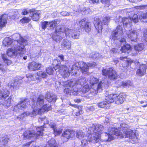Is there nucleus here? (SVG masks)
Wrapping results in <instances>:
<instances>
[{"label":"nucleus","mask_w":147,"mask_h":147,"mask_svg":"<svg viewBox=\"0 0 147 147\" xmlns=\"http://www.w3.org/2000/svg\"><path fill=\"white\" fill-rule=\"evenodd\" d=\"M44 97L43 96L40 95L38 97L35 96L32 98L33 102L32 108L33 110L31 113L26 112L16 117L17 119L20 120L23 119L27 116L30 115L31 117H34L37 114H40L45 111H48L51 109V106L47 107V105H44L42 107L41 106L44 102Z\"/></svg>","instance_id":"1"},{"label":"nucleus","mask_w":147,"mask_h":147,"mask_svg":"<svg viewBox=\"0 0 147 147\" xmlns=\"http://www.w3.org/2000/svg\"><path fill=\"white\" fill-rule=\"evenodd\" d=\"M127 131L124 133L125 135H123L122 132L118 130L117 128L113 126L109 127L108 129V133L104 134L105 136L107 137L105 139V141H110L114 139V137L111 135H115L118 136L120 138H129L131 139L130 142L131 143H135L138 140V138L136 131L131 129H127Z\"/></svg>","instance_id":"2"},{"label":"nucleus","mask_w":147,"mask_h":147,"mask_svg":"<svg viewBox=\"0 0 147 147\" xmlns=\"http://www.w3.org/2000/svg\"><path fill=\"white\" fill-rule=\"evenodd\" d=\"M66 37L72 38L74 39H78L79 38V33L73 29L68 28H65L63 26H59L56 29L53 36V39L56 41H59L65 36Z\"/></svg>","instance_id":"3"},{"label":"nucleus","mask_w":147,"mask_h":147,"mask_svg":"<svg viewBox=\"0 0 147 147\" xmlns=\"http://www.w3.org/2000/svg\"><path fill=\"white\" fill-rule=\"evenodd\" d=\"M48 126L53 128L54 130V132L55 136L59 134L62 132V129H57L56 128V125L53 121L47 122L44 123L43 126H41L36 128L37 132L36 133L34 130H27L24 133V138L27 139L31 138H36L38 136L42 135V131L44 130L43 128L46 127Z\"/></svg>","instance_id":"4"},{"label":"nucleus","mask_w":147,"mask_h":147,"mask_svg":"<svg viewBox=\"0 0 147 147\" xmlns=\"http://www.w3.org/2000/svg\"><path fill=\"white\" fill-rule=\"evenodd\" d=\"M25 52V47L14 45L13 47L11 49H9L7 51V53L8 56L12 57L13 56H16L18 55L21 56L22 54Z\"/></svg>","instance_id":"5"},{"label":"nucleus","mask_w":147,"mask_h":147,"mask_svg":"<svg viewBox=\"0 0 147 147\" xmlns=\"http://www.w3.org/2000/svg\"><path fill=\"white\" fill-rule=\"evenodd\" d=\"M107 100L111 103L115 102L117 105L122 103L125 100V96L123 93L117 96L116 94H111L108 95Z\"/></svg>","instance_id":"6"},{"label":"nucleus","mask_w":147,"mask_h":147,"mask_svg":"<svg viewBox=\"0 0 147 147\" xmlns=\"http://www.w3.org/2000/svg\"><path fill=\"white\" fill-rule=\"evenodd\" d=\"M110 17L109 16H106L103 18L102 21L98 18L94 19V24L97 32L98 33L101 32L102 29V26L103 25L107 24L110 20Z\"/></svg>","instance_id":"7"},{"label":"nucleus","mask_w":147,"mask_h":147,"mask_svg":"<svg viewBox=\"0 0 147 147\" xmlns=\"http://www.w3.org/2000/svg\"><path fill=\"white\" fill-rule=\"evenodd\" d=\"M104 128L102 125L98 124H95V125L92 124V125L89 127L88 128V133H90L92 131L95 135H97V137H96L97 141L98 140L99 136L100 137V135L102 133V131H103Z\"/></svg>","instance_id":"8"},{"label":"nucleus","mask_w":147,"mask_h":147,"mask_svg":"<svg viewBox=\"0 0 147 147\" xmlns=\"http://www.w3.org/2000/svg\"><path fill=\"white\" fill-rule=\"evenodd\" d=\"M132 20L136 23L138 22V16L137 14H134L131 18H120L119 19V21H121L122 23H123L124 27L125 28H129L131 27Z\"/></svg>","instance_id":"9"},{"label":"nucleus","mask_w":147,"mask_h":147,"mask_svg":"<svg viewBox=\"0 0 147 147\" xmlns=\"http://www.w3.org/2000/svg\"><path fill=\"white\" fill-rule=\"evenodd\" d=\"M102 73L104 76H108L109 79L111 80L116 79L117 77V72L112 68L103 69Z\"/></svg>","instance_id":"10"},{"label":"nucleus","mask_w":147,"mask_h":147,"mask_svg":"<svg viewBox=\"0 0 147 147\" xmlns=\"http://www.w3.org/2000/svg\"><path fill=\"white\" fill-rule=\"evenodd\" d=\"M13 36L16 40L14 42V45H19L20 47H24L25 46L28 45V43L27 40L22 37L20 34L16 33L14 34Z\"/></svg>","instance_id":"11"},{"label":"nucleus","mask_w":147,"mask_h":147,"mask_svg":"<svg viewBox=\"0 0 147 147\" xmlns=\"http://www.w3.org/2000/svg\"><path fill=\"white\" fill-rule=\"evenodd\" d=\"M57 72L63 77L65 78L68 77L70 75V72L67 67L65 65H60L57 69H55Z\"/></svg>","instance_id":"12"},{"label":"nucleus","mask_w":147,"mask_h":147,"mask_svg":"<svg viewBox=\"0 0 147 147\" xmlns=\"http://www.w3.org/2000/svg\"><path fill=\"white\" fill-rule=\"evenodd\" d=\"M126 33L127 35V37L132 41L136 42L138 35V31L137 30H126Z\"/></svg>","instance_id":"13"},{"label":"nucleus","mask_w":147,"mask_h":147,"mask_svg":"<svg viewBox=\"0 0 147 147\" xmlns=\"http://www.w3.org/2000/svg\"><path fill=\"white\" fill-rule=\"evenodd\" d=\"M78 25L82 28L84 29L85 31L88 32L91 30V27L90 26V23L86 21L84 19L81 21H78L77 22Z\"/></svg>","instance_id":"14"},{"label":"nucleus","mask_w":147,"mask_h":147,"mask_svg":"<svg viewBox=\"0 0 147 147\" xmlns=\"http://www.w3.org/2000/svg\"><path fill=\"white\" fill-rule=\"evenodd\" d=\"M75 131H73L66 130L63 132L61 136V139L64 142L67 141L69 138H72L75 136Z\"/></svg>","instance_id":"15"},{"label":"nucleus","mask_w":147,"mask_h":147,"mask_svg":"<svg viewBox=\"0 0 147 147\" xmlns=\"http://www.w3.org/2000/svg\"><path fill=\"white\" fill-rule=\"evenodd\" d=\"M98 80L97 78L93 77H91L90 80V83L92 85V86L94 85L95 84H101V86L104 88H106L108 86V82L107 79L102 80L100 83L98 84L97 82Z\"/></svg>","instance_id":"16"},{"label":"nucleus","mask_w":147,"mask_h":147,"mask_svg":"<svg viewBox=\"0 0 147 147\" xmlns=\"http://www.w3.org/2000/svg\"><path fill=\"white\" fill-rule=\"evenodd\" d=\"M102 88H104V87L101 86V83L99 84H95L94 85L92 86L90 93L89 94L90 96H92H92L96 95L98 92V91L101 90Z\"/></svg>","instance_id":"17"},{"label":"nucleus","mask_w":147,"mask_h":147,"mask_svg":"<svg viewBox=\"0 0 147 147\" xmlns=\"http://www.w3.org/2000/svg\"><path fill=\"white\" fill-rule=\"evenodd\" d=\"M27 100L26 99H24L22 100L17 105L15 106L14 107L13 111H17L19 109H23L26 107V104Z\"/></svg>","instance_id":"18"},{"label":"nucleus","mask_w":147,"mask_h":147,"mask_svg":"<svg viewBox=\"0 0 147 147\" xmlns=\"http://www.w3.org/2000/svg\"><path fill=\"white\" fill-rule=\"evenodd\" d=\"M61 46L64 50L70 49L71 46V41L66 39H64L61 42Z\"/></svg>","instance_id":"19"},{"label":"nucleus","mask_w":147,"mask_h":147,"mask_svg":"<svg viewBox=\"0 0 147 147\" xmlns=\"http://www.w3.org/2000/svg\"><path fill=\"white\" fill-rule=\"evenodd\" d=\"M146 66L145 64L140 65L136 71V74L138 76H142L144 75L146 73Z\"/></svg>","instance_id":"20"},{"label":"nucleus","mask_w":147,"mask_h":147,"mask_svg":"<svg viewBox=\"0 0 147 147\" xmlns=\"http://www.w3.org/2000/svg\"><path fill=\"white\" fill-rule=\"evenodd\" d=\"M8 17L7 14H5L0 15V30L5 26Z\"/></svg>","instance_id":"21"},{"label":"nucleus","mask_w":147,"mask_h":147,"mask_svg":"<svg viewBox=\"0 0 147 147\" xmlns=\"http://www.w3.org/2000/svg\"><path fill=\"white\" fill-rule=\"evenodd\" d=\"M30 15H32V19L35 21H38L39 19V16L40 14L39 11L35 10L34 9H31L29 10Z\"/></svg>","instance_id":"22"},{"label":"nucleus","mask_w":147,"mask_h":147,"mask_svg":"<svg viewBox=\"0 0 147 147\" xmlns=\"http://www.w3.org/2000/svg\"><path fill=\"white\" fill-rule=\"evenodd\" d=\"M92 132L90 133H88L89 134L88 136L87 139L88 141L89 142H93L97 143L98 142L100 139V137L99 136L98 140L97 141L96 137H97V135L96 134L95 135V133H94L93 132L91 131Z\"/></svg>","instance_id":"23"},{"label":"nucleus","mask_w":147,"mask_h":147,"mask_svg":"<svg viewBox=\"0 0 147 147\" xmlns=\"http://www.w3.org/2000/svg\"><path fill=\"white\" fill-rule=\"evenodd\" d=\"M45 98L49 102H55L57 98V96L53 94L50 93H47L46 94Z\"/></svg>","instance_id":"24"},{"label":"nucleus","mask_w":147,"mask_h":147,"mask_svg":"<svg viewBox=\"0 0 147 147\" xmlns=\"http://www.w3.org/2000/svg\"><path fill=\"white\" fill-rule=\"evenodd\" d=\"M78 66L82 73L87 71L88 70L89 66L83 61H80L78 62Z\"/></svg>","instance_id":"25"},{"label":"nucleus","mask_w":147,"mask_h":147,"mask_svg":"<svg viewBox=\"0 0 147 147\" xmlns=\"http://www.w3.org/2000/svg\"><path fill=\"white\" fill-rule=\"evenodd\" d=\"M9 91L6 89L2 88L0 89V99L3 100L8 97L9 95Z\"/></svg>","instance_id":"26"},{"label":"nucleus","mask_w":147,"mask_h":147,"mask_svg":"<svg viewBox=\"0 0 147 147\" xmlns=\"http://www.w3.org/2000/svg\"><path fill=\"white\" fill-rule=\"evenodd\" d=\"M76 83L75 79H72L66 81H63L61 83V84L64 86L74 87V84Z\"/></svg>","instance_id":"27"},{"label":"nucleus","mask_w":147,"mask_h":147,"mask_svg":"<svg viewBox=\"0 0 147 147\" xmlns=\"http://www.w3.org/2000/svg\"><path fill=\"white\" fill-rule=\"evenodd\" d=\"M108 96H106L105 97V101L100 102H99L97 104V105L100 107L102 108H107L109 107L110 106V103H111V102H109L106 99Z\"/></svg>","instance_id":"28"},{"label":"nucleus","mask_w":147,"mask_h":147,"mask_svg":"<svg viewBox=\"0 0 147 147\" xmlns=\"http://www.w3.org/2000/svg\"><path fill=\"white\" fill-rule=\"evenodd\" d=\"M131 47L128 44L124 45L121 49V51L122 53H129L130 51Z\"/></svg>","instance_id":"29"},{"label":"nucleus","mask_w":147,"mask_h":147,"mask_svg":"<svg viewBox=\"0 0 147 147\" xmlns=\"http://www.w3.org/2000/svg\"><path fill=\"white\" fill-rule=\"evenodd\" d=\"M1 100H2L1 102H2V104L5 106L8 107L11 105V99L10 98L8 97Z\"/></svg>","instance_id":"30"},{"label":"nucleus","mask_w":147,"mask_h":147,"mask_svg":"<svg viewBox=\"0 0 147 147\" xmlns=\"http://www.w3.org/2000/svg\"><path fill=\"white\" fill-rule=\"evenodd\" d=\"M86 80L85 78L84 77H80L78 80H76V83L74 84V85H76L77 84H79L82 85L86 83Z\"/></svg>","instance_id":"31"},{"label":"nucleus","mask_w":147,"mask_h":147,"mask_svg":"<svg viewBox=\"0 0 147 147\" xmlns=\"http://www.w3.org/2000/svg\"><path fill=\"white\" fill-rule=\"evenodd\" d=\"M75 133L76 134V137L79 139H82L85 137L84 133L83 132L82 130L77 131L76 132H75Z\"/></svg>","instance_id":"32"},{"label":"nucleus","mask_w":147,"mask_h":147,"mask_svg":"<svg viewBox=\"0 0 147 147\" xmlns=\"http://www.w3.org/2000/svg\"><path fill=\"white\" fill-rule=\"evenodd\" d=\"M138 16L139 19L141 21L144 22H147V13H141Z\"/></svg>","instance_id":"33"},{"label":"nucleus","mask_w":147,"mask_h":147,"mask_svg":"<svg viewBox=\"0 0 147 147\" xmlns=\"http://www.w3.org/2000/svg\"><path fill=\"white\" fill-rule=\"evenodd\" d=\"M76 108V111H77L76 113V115L77 116H79L80 115L82 114L83 113V111L82 110V107L80 106H78L76 105H73Z\"/></svg>","instance_id":"34"},{"label":"nucleus","mask_w":147,"mask_h":147,"mask_svg":"<svg viewBox=\"0 0 147 147\" xmlns=\"http://www.w3.org/2000/svg\"><path fill=\"white\" fill-rule=\"evenodd\" d=\"M128 125L125 123H121L120 125V130L122 131V132L123 135H125L124 134L127 131V129H127Z\"/></svg>","instance_id":"35"},{"label":"nucleus","mask_w":147,"mask_h":147,"mask_svg":"<svg viewBox=\"0 0 147 147\" xmlns=\"http://www.w3.org/2000/svg\"><path fill=\"white\" fill-rule=\"evenodd\" d=\"M12 42V40L11 38H5L3 40V45L5 46H8L10 45Z\"/></svg>","instance_id":"36"},{"label":"nucleus","mask_w":147,"mask_h":147,"mask_svg":"<svg viewBox=\"0 0 147 147\" xmlns=\"http://www.w3.org/2000/svg\"><path fill=\"white\" fill-rule=\"evenodd\" d=\"M48 144L49 147H58L55 140L54 138H51L48 142Z\"/></svg>","instance_id":"37"},{"label":"nucleus","mask_w":147,"mask_h":147,"mask_svg":"<svg viewBox=\"0 0 147 147\" xmlns=\"http://www.w3.org/2000/svg\"><path fill=\"white\" fill-rule=\"evenodd\" d=\"M144 48V45L143 43H140L134 47V49L136 53H137V51L138 52L142 51Z\"/></svg>","instance_id":"38"},{"label":"nucleus","mask_w":147,"mask_h":147,"mask_svg":"<svg viewBox=\"0 0 147 147\" xmlns=\"http://www.w3.org/2000/svg\"><path fill=\"white\" fill-rule=\"evenodd\" d=\"M120 36L117 33V32L113 31L111 34V35L110 36L109 38L111 40H115L119 38Z\"/></svg>","instance_id":"39"},{"label":"nucleus","mask_w":147,"mask_h":147,"mask_svg":"<svg viewBox=\"0 0 147 147\" xmlns=\"http://www.w3.org/2000/svg\"><path fill=\"white\" fill-rule=\"evenodd\" d=\"M114 31L117 32V33L120 36L123 32V28L120 25L118 26Z\"/></svg>","instance_id":"40"},{"label":"nucleus","mask_w":147,"mask_h":147,"mask_svg":"<svg viewBox=\"0 0 147 147\" xmlns=\"http://www.w3.org/2000/svg\"><path fill=\"white\" fill-rule=\"evenodd\" d=\"M132 85V83L130 81H123L121 84V85L125 88L129 87V86H131Z\"/></svg>","instance_id":"41"},{"label":"nucleus","mask_w":147,"mask_h":147,"mask_svg":"<svg viewBox=\"0 0 147 147\" xmlns=\"http://www.w3.org/2000/svg\"><path fill=\"white\" fill-rule=\"evenodd\" d=\"M76 85H74V87L71 86L72 89L71 90L72 94L74 95H76L80 92L79 91L80 90L78 88L75 87Z\"/></svg>","instance_id":"42"},{"label":"nucleus","mask_w":147,"mask_h":147,"mask_svg":"<svg viewBox=\"0 0 147 147\" xmlns=\"http://www.w3.org/2000/svg\"><path fill=\"white\" fill-rule=\"evenodd\" d=\"M35 62L34 61L30 63L28 66V69L30 71H35Z\"/></svg>","instance_id":"43"},{"label":"nucleus","mask_w":147,"mask_h":147,"mask_svg":"<svg viewBox=\"0 0 147 147\" xmlns=\"http://www.w3.org/2000/svg\"><path fill=\"white\" fill-rule=\"evenodd\" d=\"M2 57L5 63L7 64V65H9L11 63V61L7 59L6 55L5 54H2Z\"/></svg>","instance_id":"44"},{"label":"nucleus","mask_w":147,"mask_h":147,"mask_svg":"<svg viewBox=\"0 0 147 147\" xmlns=\"http://www.w3.org/2000/svg\"><path fill=\"white\" fill-rule=\"evenodd\" d=\"M19 84L16 81H14L13 83L12 82L10 88L11 89H13L17 90L18 89L19 87Z\"/></svg>","instance_id":"45"},{"label":"nucleus","mask_w":147,"mask_h":147,"mask_svg":"<svg viewBox=\"0 0 147 147\" xmlns=\"http://www.w3.org/2000/svg\"><path fill=\"white\" fill-rule=\"evenodd\" d=\"M38 76L42 77L43 78H47V75L46 74V72L42 71H39L37 73Z\"/></svg>","instance_id":"46"},{"label":"nucleus","mask_w":147,"mask_h":147,"mask_svg":"<svg viewBox=\"0 0 147 147\" xmlns=\"http://www.w3.org/2000/svg\"><path fill=\"white\" fill-rule=\"evenodd\" d=\"M26 78H27L28 81H31L34 80L35 78V77L31 74H28L26 75Z\"/></svg>","instance_id":"47"},{"label":"nucleus","mask_w":147,"mask_h":147,"mask_svg":"<svg viewBox=\"0 0 147 147\" xmlns=\"http://www.w3.org/2000/svg\"><path fill=\"white\" fill-rule=\"evenodd\" d=\"M79 68L78 66V62L76 63L75 65H73L71 68V71L72 73H74L76 75V74L77 71H76L77 70H78Z\"/></svg>","instance_id":"48"},{"label":"nucleus","mask_w":147,"mask_h":147,"mask_svg":"<svg viewBox=\"0 0 147 147\" xmlns=\"http://www.w3.org/2000/svg\"><path fill=\"white\" fill-rule=\"evenodd\" d=\"M90 90V87L88 84H86L83 86L81 89L82 92L85 93L88 92Z\"/></svg>","instance_id":"49"},{"label":"nucleus","mask_w":147,"mask_h":147,"mask_svg":"<svg viewBox=\"0 0 147 147\" xmlns=\"http://www.w3.org/2000/svg\"><path fill=\"white\" fill-rule=\"evenodd\" d=\"M85 43L88 45H91L93 43V39L92 38H87L84 40Z\"/></svg>","instance_id":"50"},{"label":"nucleus","mask_w":147,"mask_h":147,"mask_svg":"<svg viewBox=\"0 0 147 147\" xmlns=\"http://www.w3.org/2000/svg\"><path fill=\"white\" fill-rule=\"evenodd\" d=\"M1 141L0 142V144L5 145L8 142L9 139L7 138H2L1 139Z\"/></svg>","instance_id":"51"},{"label":"nucleus","mask_w":147,"mask_h":147,"mask_svg":"<svg viewBox=\"0 0 147 147\" xmlns=\"http://www.w3.org/2000/svg\"><path fill=\"white\" fill-rule=\"evenodd\" d=\"M49 22L47 21H44L42 23V27L43 29H45L46 28L48 27L49 25Z\"/></svg>","instance_id":"52"},{"label":"nucleus","mask_w":147,"mask_h":147,"mask_svg":"<svg viewBox=\"0 0 147 147\" xmlns=\"http://www.w3.org/2000/svg\"><path fill=\"white\" fill-rule=\"evenodd\" d=\"M54 71L51 67H48L46 69V72L49 75H52Z\"/></svg>","instance_id":"53"},{"label":"nucleus","mask_w":147,"mask_h":147,"mask_svg":"<svg viewBox=\"0 0 147 147\" xmlns=\"http://www.w3.org/2000/svg\"><path fill=\"white\" fill-rule=\"evenodd\" d=\"M49 22V25L50 26V28H53L56 25V21H54Z\"/></svg>","instance_id":"54"},{"label":"nucleus","mask_w":147,"mask_h":147,"mask_svg":"<svg viewBox=\"0 0 147 147\" xmlns=\"http://www.w3.org/2000/svg\"><path fill=\"white\" fill-rule=\"evenodd\" d=\"M64 92L67 95H70L72 93L70 89L68 88H65L64 89Z\"/></svg>","instance_id":"55"},{"label":"nucleus","mask_w":147,"mask_h":147,"mask_svg":"<svg viewBox=\"0 0 147 147\" xmlns=\"http://www.w3.org/2000/svg\"><path fill=\"white\" fill-rule=\"evenodd\" d=\"M101 2L105 5V7H108L110 2L109 0H101Z\"/></svg>","instance_id":"56"},{"label":"nucleus","mask_w":147,"mask_h":147,"mask_svg":"<svg viewBox=\"0 0 147 147\" xmlns=\"http://www.w3.org/2000/svg\"><path fill=\"white\" fill-rule=\"evenodd\" d=\"M35 71L36 70H39L41 67V64L39 63H37L35 62Z\"/></svg>","instance_id":"57"},{"label":"nucleus","mask_w":147,"mask_h":147,"mask_svg":"<svg viewBox=\"0 0 147 147\" xmlns=\"http://www.w3.org/2000/svg\"><path fill=\"white\" fill-rule=\"evenodd\" d=\"M30 19L28 18L25 17L23 18L21 20L22 22L23 23L28 22L30 21Z\"/></svg>","instance_id":"58"},{"label":"nucleus","mask_w":147,"mask_h":147,"mask_svg":"<svg viewBox=\"0 0 147 147\" xmlns=\"http://www.w3.org/2000/svg\"><path fill=\"white\" fill-rule=\"evenodd\" d=\"M6 69V66L5 65L0 63V70L2 72H5Z\"/></svg>","instance_id":"59"},{"label":"nucleus","mask_w":147,"mask_h":147,"mask_svg":"<svg viewBox=\"0 0 147 147\" xmlns=\"http://www.w3.org/2000/svg\"><path fill=\"white\" fill-rule=\"evenodd\" d=\"M61 15L63 16H68L70 15L69 13L65 11H62L60 13Z\"/></svg>","instance_id":"60"},{"label":"nucleus","mask_w":147,"mask_h":147,"mask_svg":"<svg viewBox=\"0 0 147 147\" xmlns=\"http://www.w3.org/2000/svg\"><path fill=\"white\" fill-rule=\"evenodd\" d=\"M88 64L89 67H94L96 66V63L94 62H90L88 63Z\"/></svg>","instance_id":"61"},{"label":"nucleus","mask_w":147,"mask_h":147,"mask_svg":"<svg viewBox=\"0 0 147 147\" xmlns=\"http://www.w3.org/2000/svg\"><path fill=\"white\" fill-rule=\"evenodd\" d=\"M87 140L86 139H84L82 140L81 141V144L82 145L86 146V145L88 143Z\"/></svg>","instance_id":"62"},{"label":"nucleus","mask_w":147,"mask_h":147,"mask_svg":"<svg viewBox=\"0 0 147 147\" xmlns=\"http://www.w3.org/2000/svg\"><path fill=\"white\" fill-rule=\"evenodd\" d=\"M95 110V108L94 107L91 106L88 107L87 111H93Z\"/></svg>","instance_id":"63"},{"label":"nucleus","mask_w":147,"mask_h":147,"mask_svg":"<svg viewBox=\"0 0 147 147\" xmlns=\"http://www.w3.org/2000/svg\"><path fill=\"white\" fill-rule=\"evenodd\" d=\"M92 12V10L90 9L89 8H86L85 11V15L89 13H91Z\"/></svg>","instance_id":"64"}]
</instances>
